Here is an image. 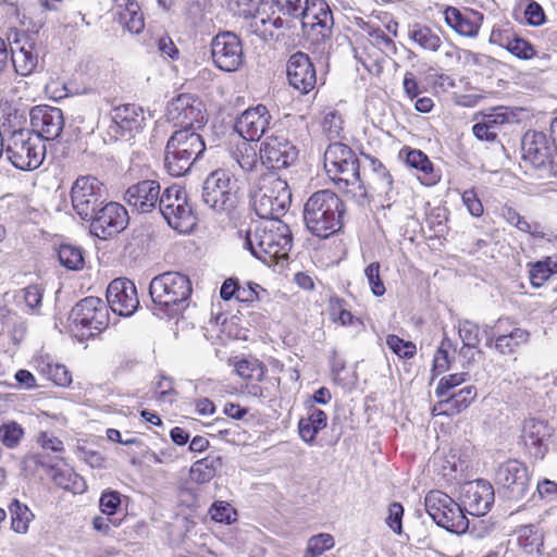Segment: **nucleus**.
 <instances>
[{
    "mask_svg": "<svg viewBox=\"0 0 557 557\" xmlns=\"http://www.w3.org/2000/svg\"><path fill=\"white\" fill-rule=\"evenodd\" d=\"M25 305L32 309H38L41 306L44 287L39 284H33L20 290Z\"/></svg>",
    "mask_w": 557,
    "mask_h": 557,
    "instance_id": "nucleus-59",
    "label": "nucleus"
},
{
    "mask_svg": "<svg viewBox=\"0 0 557 557\" xmlns=\"http://www.w3.org/2000/svg\"><path fill=\"white\" fill-rule=\"evenodd\" d=\"M165 116L180 129L197 132L206 123L202 102L189 94H181L172 99L166 106Z\"/></svg>",
    "mask_w": 557,
    "mask_h": 557,
    "instance_id": "nucleus-15",
    "label": "nucleus"
},
{
    "mask_svg": "<svg viewBox=\"0 0 557 557\" xmlns=\"http://www.w3.org/2000/svg\"><path fill=\"white\" fill-rule=\"evenodd\" d=\"M505 324H510V322L499 319L495 325V331L490 325H484L482 333L485 336L487 347H492L494 343V347L499 354L510 355L529 342L530 333L521 327L508 330L504 327Z\"/></svg>",
    "mask_w": 557,
    "mask_h": 557,
    "instance_id": "nucleus-21",
    "label": "nucleus"
},
{
    "mask_svg": "<svg viewBox=\"0 0 557 557\" xmlns=\"http://www.w3.org/2000/svg\"><path fill=\"white\" fill-rule=\"evenodd\" d=\"M428 515L441 528L448 532L462 534L469 528L461 503H456L450 496L441 491H430L424 499Z\"/></svg>",
    "mask_w": 557,
    "mask_h": 557,
    "instance_id": "nucleus-8",
    "label": "nucleus"
},
{
    "mask_svg": "<svg viewBox=\"0 0 557 557\" xmlns=\"http://www.w3.org/2000/svg\"><path fill=\"white\" fill-rule=\"evenodd\" d=\"M121 505V494L117 491L106 490L99 499V507L102 513L113 516Z\"/></svg>",
    "mask_w": 557,
    "mask_h": 557,
    "instance_id": "nucleus-58",
    "label": "nucleus"
},
{
    "mask_svg": "<svg viewBox=\"0 0 557 557\" xmlns=\"http://www.w3.org/2000/svg\"><path fill=\"white\" fill-rule=\"evenodd\" d=\"M554 429L546 420L530 417L524 419L521 428V438L529 455L543 459L548 451L547 441Z\"/></svg>",
    "mask_w": 557,
    "mask_h": 557,
    "instance_id": "nucleus-26",
    "label": "nucleus"
},
{
    "mask_svg": "<svg viewBox=\"0 0 557 557\" xmlns=\"http://www.w3.org/2000/svg\"><path fill=\"white\" fill-rule=\"evenodd\" d=\"M468 373L460 372V373H454L446 376H443L435 389V394L438 398H444L449 393H453L451 391L459 386L461 383H463L467 380Z\"/></svg>",
    "mask_w": 557,
    "mask_h": 557,
    "instance_id": "nucleus-56",
    "label": "nucleus"
},
{
    "mask_svg": "<svg viewBox=\"0 0 557 557\" xmlns=\"http://www.w3.org/2000/svg\"><path fill=\"white\" fill-rule=\"evenodd\" d=\"M324 168L329 177L337 185L363 187L360 164L356 153L345 144H330L324 152Z\"/></svg>",
    "mask_w": 557,
    "mask_h": 557,
    "instance_id": "nucleus-9",
    "label": "nucleus"
},
{
    "mask_svg": "<svg viewBox=\"0 0 557 557\" xmlns=\"http://www.w3.org/2000/svg\"><path fill=\"white\" fill-rule=\"evenodd\" d=\"M491 39L520 59H530L534 54L533 46L510 30H493Z\"/></svg>",
    "mask_w": 557,
    "mask_h": 557,
    "instance_id": "nucleus-33",
    "label": "nucleus"
},
{
    "mask_svg": "<svg viewBox=\"0 0 557 557\" xmlns=\"http://www.w3.org/2000/svg\"><path fill=\"white\" fill-rule=\"evenodd\" d=\"M211 518L220 523L231 524L236 520V510L226 502H215L210 508Z\"/></svg>",
    "mask_w": 557,
    "mask_h": 557,
    "instance_id": "nucleus-55",
    "label": "nucleus"
},
{
    "mask_svg": "<svg viewBox=\"0 0 557 557\" xmlns=\"http://www.w3.org/2000/svg\"><path fill=\"white\" fill-rule=\"evenodd\" d=\"M369 163V168L373 174V189L379 196H384L389 207V201L393 198V177L386 166L376 158L362 153Z\"/></svg>",
    "mask_w": 557,
    "mask_h": 557,
    "instance_id": "nucleus-32",
    "label": "nucleus"
},
{
    "mask_svg": "<svg viewBox=\"0 0 557 557\" xmlns=\"http://www.w3.org/2000/svg\"><path fill=\"white\" fill-rule=\"evenodd\" d=\"M459 337L462 344L468 347H478L481 342L480 326L469 320L459 321L458 323Z\"/></svg>",
    "mask_w": 557,
    "mask_h": 557,
    "instance_id": "nucleus-50",
    "label": "nucleus"
},
{
    "mask_svg": "<svg viewBox=\"0 0 557 557\" xmlns=\"http://www.w3.org/2000/svg\"><path fill=\"white\" fill-rule=\"evenodd\" d=\"M518 544L529 555H541L544 547V533L539 524H524L517 529Z\"/></svg>",
    "mask_w": 557,
    "mask_h": 557,
    "instance_id": "nucleus-34",
    "label": "nucleus"
},
{
    "mask_svg": "<svg viewBox=\"0 0 557 557\" xmlns=\"http://www.w3.org/2000/svg\"><path fill=\"white\" fill-rule=\"evenodd\" d=\"M107 305L119 315H132L139 307L135 284L125 277L113 280L107 288Z\"/></svg>",
    "mask_w": 557,
    "mask_h": 557,
    "instance_id": "nucleus-25",
    "label": "nucleus"
},
{
    "mask_svg": "<svg viewBox=\"0 0 557 557\" xmlns=\"http://www.w3.org/2000/svg\"><path fill=\"white\" fill-rule=\"evenodd\" d=\"M301 28L311 45L325 46L331 39L333 14L325 0H311L299 14Z\"/></svg>",
    "mask_w": 557,
    "mask_h": 557,
    "instance_id": "nucleus-13",
    "label": "nucleus"
},
{
    "mask_svg": "<svg viewBox=\"0 0 557 557\" xmlns=\"http://www.w3.org/2000/svg\"><path fill=\"white\" fill-rule=\"evenodd\" d=\"M406 154V163L416 170L421 171L424 174H429L433 171V164L429 160L428 156L418 149H403L400 156Z\"/></svg>",
    "mask_w": 557,
    "mask_h": 557,
    "instance_id": "nucleus-51",
    "label": "nucleus"
},
{
    "mask_svg": "<svg viewBox=\"0 0 557 557\" xmlns=\"http://www.w3.org/2000/svg\"><path fill=\"white\" fill-rule=\"evenodd\" d=\"M386 345L394 354L404 359H410L417 352V347L412 342L404 341L394 334L386 337Z\"/></svg>",
    "mask_w": 557,
    "mask_h": 557,
    "instance_id": "nucleus-52",
    "label": "nucleus"
},
{
    "mask_svg": "<svg viewBox=\"0 0 557 557\" xmlns=\"http://www.w3.org/2000/svg\"><path fill=\"white\" fill-rule=\"evenodd\" d=\"M221 466L222 458L220 456H208L194 462L190 468V478L198 484H205L214 478L216 470Z\"/></svg>",
    "mask_w": 557,
    "mask_h": 557,
    "instance_id": "nucleus-37",
    "label": "nucleus"
},
{
    "mask_svg": "<svg viewBox=\"0 0 557 557\" xmlns=\"http://www.w3.org/2000/svg\"><path fill=\"white\" fill-rule=\"evenodd\" d=\"M8 160L18 170L32 171L39 168L46 156V146L40 137L29 129L20 128L11 132L4 140Z\"/></svg>",
    "mask_w": 557,
    "mask_h": 557,
    "instance_id": "nucleus-6",
    "label": "nucleus"
},
{
    "mask_svg": "<svg viewBox=\"0 0 557 557\" xmlns=\"http://www.w3.org/2000/svg\"><path fill=\"white\" fill-rule=\"evenodd\" d=\"M58 258L60 263L69 270H78L84 264L83 250L73 245H61Z\"/></svg>",
    "mask_w": 557,
    "mask_h": 557,
    "instance_id": "nucleus-46",
    "label": "nucleus"
},
{
    "mask_svg": "<svg viewBox=\"0 0 557 557\" xmlns=\"http://www.w3.org/2000/svg\"><path fill=\"white\" fill-rule=\"evenodd\" d=\"M193 287L186 274L168 271L154 276L149 284V295L159 308L177 311L187 306Z\"/></svg>",
    "mask_w": 557,
    "mask_h": 557,
    "instance_id": "nucleus-5",
    "label": "nucleus"
},
{
    "mask_svg": "<svg viewBox=\"0 0 557 557\" xmlns=\"http://www.w3.org/2000/svg\"><path fill=\"white\" fill-rule=\"evenodd\" d=\"M30 125L34 136L41 141L57 139L64 127V117L61 109L50 106H36L30 110Z\"/></svg>",
    "mask_w": 557,
    "mask_h": 557,
    "instance_id": "nucleus-24",
    "label": "nucleus"
},
{
    "mask_svg": "<svg viewBox=\"0 0 557 557\" xmlns=\"http://www.w3.org/2000/svg\"><path fill=\"white\" fill-rule=\"evenodd\" d=\"M380 270L381 264L377 261L371 262L364 269V275L367 277L368 284L372 294L376 297L383 296L386 292L385 285L381 278Z\"/></svg>",
    "mask_w": 557,
    "mask_h": 557,
    "instance_id": "nucleus-54",
    "label": "nucleus"
},
{
    "mask_svg": "<svg viewBox=\"0 0 557 557\" xmlns=\"http://www.w3.org/2000/svg\"><path fill=\"white\" fill-rule=\"evenodd\" d=\"M290 200L287 182L275 173H269L260 177L251 205L259 218L276 221L287 211Z\"/></svg>",
    "mask_w": 557,
    "mask_h": 557,
    "instance_id": "nucleus-4",
    "label": "nucleus"
},
{
    "mask_svg": "<svg viewBox=\"0 0 557 557\" xmlns=\"http://www.w3.org/2000/svg\"><path fill=\"white\" fill-rule=\"evenodd\" d=\"M272 116L263 104L245 110L233 123L234 129L244 140L257 141L269 128Z\"/></svg>",
    "mask_w": 557,
    "mask_h": 557,
    "instance_id": "nucleus-28",
    "label": "nucleus"
},
{
    "mask_svg": "<svg viewBox=\"0 0 557 557\" xmlns=\"http://www.w3.org/2000/svg\"><path fill=\"white\" fill-rule=\"evenodd\" d=\"M202 201L218 213H230L238 202L237 180L228 171L218 169L211 172L202 184Z\"/></svg>",
    "mask_w": 557,
    "mask_h": 557,
    "instance_id": "nucleus-7",
    "label": "nucleus"
},
{
    "mask_svg": "<svg viewBox=\"0 0 557 557\" xmlns=\"http://www.w3.org/2000/svg\"><path fill=\"white\" fill-rule=\"evenodd\" d=\"M329 312L333 322H338L343 326L361 324L359 318L355 317L347 308V301L338 296H332L329 300Z\"/></svg>",
    "mask_w": 557,
    "mask_h": 557,
    "instance_id": "nucleus-40",
    "label": "nucleus"
},
{
    "mask_svg": "<svg viewBox=\"0 0 557 557\" xmlns=\"http://www.w3.org/2000/svg\"><path fill=\"white\" fill-rule=\"evenodd\" d=\"M69 320L77 336L92 337L109 325L108 305L98 297H86L72 308Z\"/></svg>",
    "mask_w": 557,
    "mask_h": 557,
    "instance_id": "nucleus-10",
    "label": "nucleus"
},
{
    "mask_svg": "<svg viewBox=\"0 0 557 557\" xmlns=\"http://www.w3.org/2000/svg\"><path fill=\"white\" fill-rule=\"evenodd\" d=\"M32 459L36 466L41 467L51 475V479L53 480V482L55 484H58L59 486H61L62 488H65V490L70 488V481H71V476H72L71 473H65L62 470H60L59 468H57L55 465L50 463L47 460V456L38 454V455L33 456Z\"/></svg>",
    "mask_w": 557,
    "mask_h": 557,
    "instance_id": "nucleus-47",
    "label": "nucleus"
},
{
    "mask_svg": "<svg viewBox=\"0 0 557 557\" xmlns=\"http://www.w3.org/2000/svg\"><path fill=\"white\" fill-rule=\"evenodd\" d=\"M159 212L169 226L183 234L193 231L197 224V218L188 203L187 194L178 185H172L164 189Z\"/></svg>",
    "mask_w": 557,
    "mask_h": 557,
    "instance_id": "nucleus-11",
    "label": "nucleus"
},
{
    "mask_svg": "<svg viewBox=\"0 0 557 557\" xmlns=\"http://www.w3.org/2000/svg\"><path fill=\"white\" fill-rule=\"evenodd\" d=\"M243 246L255 258L270 265L287 257L293 246V236L286 223L280 220L269 221L255 230H247Z\"/></svg>",
    "mask_w": 557,
    "mask_h": 557,
    "instance_id": "nucleus-1",
    "label": "nucleus"
},
{
    "mask_svg": "<svg viewBox=\"0 0 557 557\" xmlns=\"http://www.w3.org/2000/svg\"><path fill=\"white\" fill-rule=\"evenodd\" d=\"M145 111L135 103L121 104L111 111L109 135L117 139L129 140L139 134L146 125Z\"/></svg>",
    "mask_w": 557,
    "mask_h": 557,
    "instance_id": "nucleus-18",
    "label": "nucleus"
},
{
    "mask_svg": "<svg viewBox=\"0 0 557 557\" xmlns=\"http://www.w3.org/2000/svg\"><path fill=\"white\" fill-rule=\"evenodd\" d=\"M107 77V72H97L95 78L89 77V72H76L72 78L62 83L61 88H59L58 82H50L46 88L58 98L94 91L100 92L102 90H110L113 87L112 82Z\"/></svg>",
    "mask_w": 557,
    "mask_h": 557,
    "instance_id": "nucleus-20",
    "label": "nucleus"
},
{
    "mask_svg": "<svg viewBox=\"0 0 557 557\" xmlns=\"http://www.w3.org/2000/svg\"><path fill=\"white\" fill-rule=\"evenodd\" d=\"M278 11L284 15L295 18L299 17L302 9L308 4L309 0H272Z\"/></svg>",
    "mask_w": 557,
    "mask_h": 557,
    "instance_id": "nucleus-61",
    "label": "nucleus"
},
{
    "mask_svg": "<svg viewBox=\"0 0 557 557\" xmlns=\"http://www.w3.org/2000/svg\"><path fill=\"white\" fill-rule=\"evenodd\" d=\"M495 482L504 497L520 500L529 490L530 476L528 468L519 460H507L497 468Z\"/></svg>",
    "mask_w": 557,
    "mask_h": 557,
    "instance_id": "nucleus-17",
    "label": "nucleus"
},
{
    "mask_svg": "<svg viewBox=\"0 0 557 557\" xmlns=\"http://www.w3.org/2000/svg\"><path fill=\"white\" fill-rule=\"evenodd\" d=\"M495 500L493 485L483 479L469 481L461 485L460 503L466 512L472 516H484Z\"/></svg>",
    "mask_w": 557,
    "mask_h": 557,
    "instance_id": "nucleus-23",
    "label": "nucleus"
},
{
    "mask_svg": "<svg viewBox=\"0 0 557 557\" xmlns=\"http://www.w3.org/2000/svg\"><path fill=\"white\" fill-rule=\"evenodd\" d=\"M260 162L272 170L286 169L298 159L297 147L283 135H272L260 146Z\"/></svg>",
    "mask_w": 557,
    "mask_h": 557,
    "instance_id": "nucleus-19",
    "label": "nucleus"
},
{
    "mask_svg": "<svg viewBox=\"0 0 557 557\" xmlns=\"http://www.w3.org/2000/svg\"><path fill=\"white\" fill-rule=\"evenodd\" d=\"M343 120L336 110H330L323 119V129L330 136H338L342 129Z\"/></svg>",
    "mask_w": 557,
    "mask_h": 557,
    "instance_id": "nucleus-64",
    "label": "nucleus"
},
{
    "mask_svg": "<svg viewBox=\"0 0 557 557\" xmlns=\"http://www.w3.org/2000/svg\"><path fill=\"white\" fill-rule=\"evenodd\" d=\"M106 188L92 175H83L75 180L71 188V202L75 213L84 221L95 216L97 208L106 202Z\"/></svg>",
    "mask_w": 557,
    "mask_h": 557,
    "instance_id": "nucleus-14",
    "label": "nucleus"
},
{
    "mask_svg": "<svg viewBox=\"0 0 557 557\" xmlns=\"http://www.w3.org/2000/svg\"><path fill=\"white\" fill-rule=\"evenodd\" d=\"M557 272V261L547 257L531 265L529 271L530 282L534 287H541L554 273Z\"/></svg>",
    "mask_w": 557,
    "mask_h": 557,
    "instance_id": "nucleus-42",
    "label": "nucleus"
},
{
    "mask_svg": "<svg viewBox=\"0 0 557 557\" xmlns=\"http://www.w3.org/2000/svg\"><path fill=\"white\" fill-rule=\"evenodd\" d=\"M160 183L154 180H144L131 185L124 193V201L138 213H149L160 207L163 193Z\"/></svg>",
    "mask_w": 557,
    "mask_h": 557,
    "instance_id": "nucleus-27",
    "label": "nucleus"
},
{
    "mask_svg": "<svg viewBox=\"0 0 557 557\" xmlns=\"http://www.w3.org/2000/svg\"><path fill=\"white\" fill-rule=\"evenodd\" d=\"M174 381L164 374H160L157 382L158 399L173 401L172 396H177V392L173 387Z\"/></svg>",
    "mask_w": 557,
    "mask_h": 557,
    "instance_id": "nucleus-62",
    "label": "nucleus"
},
{
    "mask_svg": "<svg viewBox=\"0 0 557 557\" xmlns=\"http://www.w3.org/2000/svg\"><path fill=\"white\" fill-rule=\"evenodd\" d=\"M9 510L11 513L12 529L17 533H25L28 530V523L33 517L32 511L17 499H14L10 504Z\"/></svg>",
    "mask_w": 557,
    "mask_h": 557,
    "instance_id": "nucleus-44",
    "label": "nucleus"
},
{
    "mask_svg": "<svg viewBox=\"0 0 557 557\" xmlns=\"http://www.w3.org/2000/svg\"><path fill=\"white\" fill-rule=\"evenodd\" d=\"M327 425L326 413L313 405L308 406L307 417L299 420L298 432L301 440L312 444L320 431Z\"/></svg>",
    "mask_w": 557,
    "mask_h": 557,
    "instance_id": "nucleus-31",
    "label": "nucleus"
},
{
    "mask_svg": "<svg viewBox=\"0 0 557 557\" xmlns=\"http://www.w3.org/2000/svg\"><path fill=\"white\" fill-rule=\"evenodd\" d=\"M456 352V345L450 338L444 336L434 355L433 371L437 372L438 374L446 371L449 368L451 359Z\"/></svg>",
    "mask_w": 557,
    "mask_h": 557,
    "instance_id": "nucleus-43",
    "label": "nucleus"
},
{
    "mask_svg": "<svg viewBox=\"0 0 557 557\" xmlns=\"http://www.w3.org/2000/svg\"><path fill=\"white\" fill-rule=\"evenodd\" d=\"M363 29L370 38L374 52L372 55H369V60H362L364 70H371L373 66H377L380 69L381 53L388 55L391 52H395L396 50L393 38L379 26H374L370 23H367Z\"/></svg>",
    "mask_w": 557,
    "mask_h": 557,
    "instance_id": "nucleus-29",
    "label": "nucleus"
},
{
    "mask_svg": "<svg viewBox=\"0 0 557 557\" xmlns=\"http://www.w3.org/2000/svg\"><path fill=\"white\" fill-rule=\"evenodd\" d=\"M482 15L474 12L462 13L454 7H448L445 10L446 23L455 29L458 34L467 37H473L479 32V22Z\"/></svg>",
    "mask_w": 557,
    "mask_h": 557,
    "instance_id": "nucleus-30",
    "label": "nucleus"
},
{
    "mask_svg": "<svg viewBox=\"0 0 557 557\" xmlns=\"http://www.w3.org/2000/svg\"><path fill=\"white\" fill-rule=\"evenodd\" d=\"M115 10V20L132 34H139L144 27V17L135 0H125V4Z\"/></svg>",
    "mask_w": 557,
    "mask_h": 557,
    "instance_id": "nucleus-36",
    "label": "nucleus"
},
{
    "mask_svg": "<svg viewBox=\"0 0 557 557\" xmlns=\"http://www.w3.org/2000/svg\"><path fill=\"white\" fill-rule=\"evenodd\" d=\"M23 435L24 430L14 421L0 425V441L8 448L16 447Z\"/></svg>",
    "mask_w": 557,
    "mask_h": 557,
    "instance_id": "nucleus-53",
    "label": "nucleus"
},
{
    "mask_svg": "<svg viewBox=\"0 0 557 557\" xmlns=\"http://www.w3.org/2000/svg\"><path fill=\"white\" fill-rule=\"evenodd\" d=\"M408 37L419 47L435 51L441 45V39L430 27L421 24H414L408 29Z\"/></svg>",
    "mask_w": 557,
    "mask_h": 557,
    "instance_id": "nucleus-39",
    "label": "nucleus"
},
{
    "mask_svg": "<svg viewBox=\"0 0 557 557\" xmlns=\"http://www.w3.org/2000/svg\"><path fill=\"white\" fill-rule=\"evenodd\" d=\"M251 21L248 25L249 33L258 36L260 39L267 41L274 37L272 28L270 26V17L257 18L250 17Z\"/></svg>",
    "mask_w": 557,
    "mask_h": 557,
    "instance_id": "nucleus-60",
    "label": "nucleus"
},
{
    "mask_svg": "<svg viewBox=\"0 0 557 557\" xmlns=\"http://www.w3.org/2000/svg\"><path fill=\"white\" fill-rule=\"evenodd\" d=\"M261 0H222V4L234 16L250 18L258 12Z\"/></svg>",
    "mask_w": 557,
    "mask_h": 557,
    "instance_id": "nucleus-45",
    "label": "nucleus"
},
{
    "mask_svg": "<svg viewBox=\"0 0 557 557\" xmlns=\"http://www.w3.org/2000/svg\"><path fill=\"white\" fill-rule=\"evenodd\" d=\"M475 397L476 388L473 385H468L458 392H453L446 395L441 399L438 406L443 408L444 413L455 414L467 409Z\"/></svg>",
    "mask_w": 557,
    "mask_h": 557,
    "instance_id": "nucleus-35",
    "label": "nucleus"
},
{
    "mask_svg": "<svg viewBox=\"0 0 557 557\" xmlns=\"http://www.w3.org/2000/svg\"><path fill=\"white\" fill-rule=\"evenodd\" d=\"M87 222L90 223V234L100 238L108 239L122 232L128 224L127 210L117 202H104L97 208L95 214Z\"/></svg>",
    "mask_w": 557,
    "mask_h": 557,
    "instance_id": "nucleus-16",
    "label": "nucleus"
},
{
    "mask_svg": "<svg viewBox=\"0 0 557 557\" xmlns=\"http://www.w3.org/2000/svg\"><path fill=\"white\" fill-rule=\"evenodd\" d=\"M461 198L471 215L479 218L483 214V205L473 189L465 190Z\"/></svg>",
    "mask_w": 557,
    "mask_h": 557,
    "instance_id": "nucleus-63",
    "label": "nucleus"
},
{
    "mask_svg": "<svg viewBox=\"0 0 557 557\" xmlns=\"http://www.w3.org/2000/svg\"><path fill=\"white\" fill-rule=\"evenodd\" d=\"M521 151L523 160L539 170L543 178L557 176V164L554 157L557 147L548 140L544 133L527 132L521 140Z\"/></svg>",
    "mask_w": 557,
    "mask_h": 557,
    "instance_id": "nucleus-12",
    "label": "nucleus"
},
{
    "mask_svg": "<svg viewBox=\"0 0 557 557\" xmlns=\"http://www.w3.org/2000/svg\"><path fill=\"white\" fill-rule=\"evenodd\" d=\"M345 205L330 189L313 193L305 203L304 221L308 231L317 237L327 238L343 227Z\"/></svg>",
    "mask_w": 557,
    "mask_h": 557,
    "instance_id": "nucleus-2",
    "label": "nucleus"
},
{
    "mask_svg": "<svg viewBox=\"0 0 557 557\" xmlns=\"http://www.w3.org/2000/svg\"><path fill=\"white\" fill-rule=\"evenodd\" d=\"M335 545L334 537L329 533H320L308 540L307 547L302 557H318L324 552L330 550Z\"/></svg>",
    "mask_w": 557,
    "mask_h": 557,
    "instance_id": "nucleus-48",
    "label": "nucleus"
},
{
    "mask_svg": "<svg viewBox=\"0 0 557 557\" xmlns=\"http://www.w3.org/2000/svg\"><path fill=\"white\" fill-rule=\"evenodd\" d=\"M38 370L58 386H69L72 382V375L63 364L41 360L38 362Z\"/></svg>",
    "mask_w": 557,
    "mask_h": 557,
    "instance_id": "nucleus-41",
    "label": "nucleus"
},
{
    "mask_svg": "<svg viewBox=\"0 0 557 557\" xmlns=\"http://www.w3.org/2000/svg\"><path fill=\"white\" fill-rule=\"evenodd\" d=\"M232 154L233 159L245 172L253 171L260 161V154L258 156L257 146L252 145L251 141L244 139L236 145Z\"/></svg>",
    "mask_w": 557,
    "mask_h": 557,
    "instance_id": "nucleus-38",
    "label": "nucleus"
},
{
    "mask_svg": "<svg viewBox=\"0 0 557 557\" xmlns=\"http://www.w3.org/2000/svg\"><path fill=\"white\" fill-rule=\"evenodd\" d=\"M206 150L203 138L190 129H177L168 139L164 166L172 176H183Z\"/></svg>",
    "mask_w": 557,
    "mask_h": 557,
    "instance_id": "nucleus-3",
    "label": "nucleus"
},
{
    "mask_svg": "<svg viewBox=\"0 0 557 557\" xmlns=\"http://www.w3.org/2000/svg\"><path fill=\"white\" fill-rule=\"evenodd\" d=\"M404 507L398 502H393L388 505V515L385 519L388 528L397 535H404L403 531V517Z\"/></svg>",
    "mask_w": 557,
    "mask_h": 557,
    "instance_id": "nucleus-57",
    "label": "nucleus"
},
{
    "mask_svg": "<svg viewBox=\"0 0 557 557\" xmlns=\"http://www.w3.org/2000/svg\"><path fill=\"white\" fill-rule=\"evenodd\" d=\"M290 86L301 94H308L317 84V72H286Z\"/></svg>",
    "mask_w": 557,
    "mask_h": 557,
    "instance_id": "nucleus-49",
    "label": "nucleus"
},
{
    "mask_svg": "<svg viewBox=\"0 0 557 557\" xmlns=\"http://www.w3.org/2000/svg\"><path fill=\"white\" fill-rule=\"evenodd\" d=\"M211 59L221 71L238 70L243 62V47L232 32H222L211 40Z\"/></svg>",
    "mask_w": 557,
    "mask_h": 557,
    "instance_id": "nucleus-22",
    "label": "nucleus"
}]
</instances>
